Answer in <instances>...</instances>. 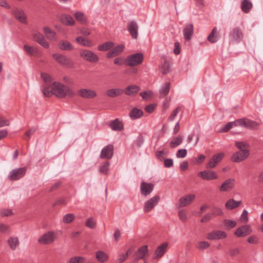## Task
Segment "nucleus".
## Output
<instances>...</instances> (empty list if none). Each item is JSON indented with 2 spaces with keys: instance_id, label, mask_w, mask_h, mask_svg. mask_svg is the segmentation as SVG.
I'll use <instances>...</instances> for the list:
<instances>
[{
  "instance_id": "nucleus-1",
  "label": "nucleus",
  "mask_w": 263,
  "mask_h": 263,
  "mask_svg": "<svg viewBox=\"0 0 263 263\" xmlns=\"http://www.w3.org/2000/svg\"><path fill=\"white\" fill-rule=\"evenodd\" d=\"M44 95L50 97L54 95L57 97L63 98L66 96L72 97L75 95L74 92L70 88L61 83L53 82L51 86H46L42 89Z\"/></svg>"
},
{
  "instance_id": "nucleus-2",
  "label": "nucleus",
  "mask_w": 263,
  "mask_h": 263,
  "mask_svg": "<svg viewBox=\"0 0 263 263\" xmlns=\"http://www.w3.org/2000/svg\"><path fill=\"white\" fill-rule=\"evenodd\" d=\"M143 55L141 53H137L128 55L125 61L126 65L135 66L142 63Z\"/></svg>"
},
{
  "instance_id": "nucleus-3",
  "label": "nucleus",
  "mask_w": 263,
  "mask_h": 263,
  "mask_svg": "<svg viewBox=\"0 0 263 263\" xmlns=\"http://www.w3.org/2000/svg\"><path fill=\"white\" fill-rule=\"evenodd\" d=\"M57 238L56 233L53 231H48L42 235L38 239L41 244L49 245L53 243Z\"/></svg>"
},
{
  "instance_id": "nucleus-4",
  "label": "nucleus",
  "mask_w": 263,
  "mask_h": 263,
  "mask_svg": "<svg viewBox=\"0 0 263 263\" xmlns=\"http://www.w3.org/2000/svg\"><path fill=\"white\" fill-rule=\"evenodd\" d=\"M80 55L85 60L90 63H96L99 60L98 56L96 53L87 49L81 50Z\"/></svg>"
},
{
  "instance_id": "nucleus-5",
  "label": "nucleus",
  "mask_w": 263,
  "mask_h": 263,
  "mask_svg": "<svg viewBox=\"0 0 263 263\" xmlns=\"http://www.w3.org/2000/svg\"><path fill=\"white\" fill-rule=\"evenodd\" d=\"M26 171V167L13 169L9 173L8 178L10 180H18L25 175Z\"/></svg>"
},
{
  "instance_id": "nucleus-6",
  "label": "nucleus",
  "mask_w": 263,
  "mask_h": 263,
  "mask_svg": "<svg viewBox=\"0 0 263 263\" xmlns=\"http://www.w3.org/2000/svg\"><path fill=\"white\" fill-rule=\"evenodd\" d=\"M249 155V150L239 151L233 154L231 157V160L237 163L240 162L247 159Z\"/></svg>"
},
{
  "instance_id": "nucleus-7",
  "label": "nucleus",
  "mask_w": 263,
  "mask_h": 263,
  "mask_svg": "<svg viewBox=\"0 0 263 263\" xmlns=\"http://www.w3.org/2000/svg\"><path fill=\"white\" fill-rule=\"evenodd\" d=\"M160 199V196L156 195L146 201L143 208L144 212H148L151 211L157 204Z\"/></svg>"
},
{
  "instance_id": "nucleus-8",
  "label": "nucleus",
  "mask_w": 263,
  "mask_h": 263,
  "mask_svg": "<svg viewBox=\"0 0 263 263\" xmlns=\"http://www.w3.org/2000/svg\"><path fill=\"white\" fill-rule=\"evenodd\" d=\"M12 13L15 18L21 23L25 24L27 23V16L22 9L15 8L12 10Z\"/></svg>"
},
{
  "instance_id": "nucleus-9",
  "label": "nucleus",
  "mask_w": 263,
  "mask_h": 263,
  "mask_svg": "<svg viewBox=\"0 0 263 263\" xmlns=\"http://www.w3.org/2000/svg\"><path fill=\"white\" fill-rule=\"evenodd\" d=\"M227 233L221 230H214L207 234L206 238L209 240L223 239L227 237Z\"/></svg>"
},
{
  "instance_id": "nucleus-10",
  "label": "nucleus",
  "mask_w": 263,
  "mask_h": 263,
  "mask_svg": "<svg viewBox=\"0 0 263 263\" xmlns=\"http://www.w3.org/2000/svg\"><path fill=\"white\" fill-rule=\"evenodd\" d=\"M198 176L206 180H215L218 178L217 173L211 170L201 171L198 173Z\"/></svg>"
},
{
  "instance_id": "nucleus-11",
  "label": "nucleus",
  "mask_w": 263,
  "mask_h": 263,
  "mask_svg": "<svg viewBox=\"0 0 263 263\" xmlns=\"http://www.w3.org/2000/svg\"><path fill=\"white\" fill-rule=\"evenodd\" d=\"M139 26L135 21H130L127 25V30L133 39H137L138 36Z\"/></svg>"
},
{
  "instance_id": "nucleus-12",
  "label": "nucleus",
  "mask_w": 263,
  "mask_h": 263,
  "mask_svg": "<svg viewBox=\"0 0 263 263\" xmlns=\"http://www.w3.org/2000/svg\"><path fill=\"white\" fill-rule=\"evenodd\" d=\"M114 155V146L109 144L101 151L100 157L102 159H110Z\"/></svg>"
},
{
  "instance_id": "nucleus-13",
  "label": "nucleus",
  "mask_w": 263,
  "mask_h": 263,
  "mask_svg": "<svg viewBox=\"0 0 263 263\" xmlns=\"http://www.w3.org/2000/svg\"><path fill=\"white\" fill-rule=\"evenodd\" d=\"M224 154L222 153L214 155L206 164V167L208 168H213L220 162L223 158Z\"/></svg>"
},
{
  "instance_id": "nucleus-14",
  "label": "nucleus",
  "mask_w": 263,
  "mask_h": 263,
  "mask_svg": "<svg viewBox=\"0 0 263 263\" xmlns=\"http://www.w3.org/2000/svg\"><path fill=\"white\" fill-rule=\"evenodd\" d=\"M252 232V230L250 226L243 225L237 228L234 232V234L238 237H242L249 235Z\"/></svg>"
},
{
  "instance_id": "nucleus-15",
  "label": "nucleus",
  "mask_w": 263,
  "mask_h": 263,
  "mask_svg": "<svg viewBox=\"0 0 263 263\" xmlns=\"http://www.w3.org/2000/svg\"><path fill=\"white\" fill-rule=\"evenodd\" d=\"M154 185L151 183H146L143 182L141 183L140 192L143 196H147L153 191Z\"/></svg>"
},
{
  "instance_id": "nucleus-16",
  "label": "nucleus",
  "mask_w": 263,
  "mask_h": 263,
  "mask_svg": "<svg viewBox=\"0 0 263 263\" xmlns=\"http://www.w3.org/2000/svg\"><path fill=\"white\" fill-rule=\"evenodd\" d=\"M195 198L194 194H189L183 196L179 199V203L180 207H184L191 204Z\"/></svg>"
},
{
  "instance_id": "nucleus-17",
  "label": "nucleus",
  "mask_w": 263,
  "mask_h": 263,
  "mask_svg": "<svg viewBox=\"0 0 263 263\" xmlns=\"http://www.w3.org/2000/svg\"><path fill=\"white\" fill-rule=\"evenodd\" d=\"M78 95L85 99H91L97 96V93L94 90L87 89H81L79 91Z\"/></svg>"
},
{
  "instance_id": "nucleus-18",
  "label": "nucleus",
  "mask_w": 263,
  "mask_h": 263,
  "mask_svg": "<svg viewBox=\"0 0 263 263\" xmlns=\"http://www.w3.org/2000/svg\"><path fill=\"white\" fill-rule=\"evenodd\" d=\"M235 182V180L233 178L227 179L220 186V191L221 192H227L231 190L233 187Z\"/></svg>"
},
{
  "instance_id": "nucleus-19",
  "label": "nucleus",
  "mask_w": 263,
  "mask_h": 263,
  "mask_svg": "<svg viewBox=\"0 0 263 263\" xmlns=\"http://www.w3.org/2000/svg\"><path fill=\"white\" fill-rule=\"evenodd\" d=\"M230 37L231 40L239 42L243 38V33L240 28L236 27L230 33Z\"/></svg>"
},
{
  "instance_id": "nucleus-20",
  "label": "nucleus",
  "mask_w": 263,
  "mask_h": 263,
  "mask_svg": "<svg viewBox=\"0 0 263 263\" xmlns=\"http://www.w3.org/2000/svg\"><path fill=\"white\" fill-rule=\"evenodd\" d=\"M194 32V27L191 24H187L183 29V33L184 39L190 41Z\"/></svg>"
},
{
  "instance_id": "nucleus-21",
  "label": "nucleus",
  "mask_w": 263,
  "mask_h": 263,
  "mask_svg": "<svg viewBox=\"0 0 263 263\" xmlns=\"http://www.w3.org/2000/svg\"><path fill=\"white\" fill-rule=\"evenodd\" d=\"M124 46L123 45H119L114 47L112 50L107 53L106 57L107 58H111L119 55L124 50Z\"/></svg>"
},
{
  "instance_id": "nucleus-22",
  "label": "nucleus",
  "mask_w": 263,
  "mask_h": 263,
  "mask_svg": "<svg viewBox=\"0 0 263 263\" xmlns=\"http://www.w3.org/2000/svg\"><path fill=\"white\" fill-rule=\"evenodd\" d=\"M52 57L54 59L62 65H67L69 64L70 60L66 56L59 54V53H53Z\"/></svg>"
},
{
  "instance_id": "nucleus-23",
  "label": "nucleus",
  "mask_w": 263,
  "mask_h": 263,
  "mask_svg": "<svg viewBox=\"0 0 263 263\" xmlns=\"http://www.w3.org/2000/svg\"><path fill=\"white\" fill-rule=\"evenodd\" d=\"M167 246L168 243L165 242L158 247L155 251V256L154 258H156L161 257L166 252Z\"/></svg>"
},
{
  "instance_id": "nucleus-24",
  "label": "nucleus",
  "mask_w": 263,
  "mask_h": 263,
  "mask_svg": "<svg viewBox=\"0 0 263 263\" xmlns=\"http://www.w3.org/2000/svg\"><path fill=\"white\" fill-rule=\"evenodd\" d=\"M148 253L147 246L145 245L138 249L136 252L135 259H144L145 256Z\"/></svg>"
},
{
  "instance_id": "nucleus-25",
  "label": "nucleus",
  "mask_w": 263,
  "mask_h": 263,
  "mask_svg": "<svg viewBox=\"0 0 263 263\" xmlns=\"http://www.w3.org/2000/svg\"><path fill=\"white\" fill-rule=\"evenodd\" d=\"M140 90V88L136 85H129L126 87L124 92L127 96H134Z\"/></svg>"
},
{
  "instance_id": "nucleus-26",
  "label": "nucleus",
  "mask_w": 263,
  "mask_h": 263,
  "mask_svg": "<svg viewBox=\"0 0 263 263\" xmlns=\"http://www.w3.org/2000/svg\"><path fill=\"white\" fill-rule=\"evenodd\" d=\"M61 23L66 26H72L74 24V20L69 15L63 14L60 17Z\"/></svg>"
},
{
  "instance_id": "nucleus-27",
  "label": "nucleus",
  "mask_w": 263,
  "mask_h": 263,
  "mask_svg": "<svg viewBox=\"0 0 263 263\" xmlns=\"http://www.w3.org/2000/svg\"><path fill=\"white\" fill-rule=\"evenodd\" d=\"M241 203V201H236L233 199L228 200L225 204V206L228 210H233L238 208Z\"/></svg>"
},
{
  "instance_id": "nucleus-28",
  "label": "nucleus",
  "mask_w": 263,
  "mask_h": 263,
  "mask_svg": "<svg viewBox=\"0 0 263 263\" xmlns=\"http://www.w3.org/2000/svg\"><path fill=\"white\" fill-rule=\"evenodd\" d=\"M109 126L114 130L121 131L123 129V125L118 119L112 121L109 124Z\"/></svg>"
},
{
  "instance_id": "nucleus-29",
  "label": "nucleus",
  "mask_w": 263,
  "mask_h": 263,
  "mask_svg": "<svg viewBox=\"0 0 263 263\" xmlns=\"http://www.w3.org/2000/svg\"><path fill=\"white\" fill-rule=\"evenodd\" d=\"M124 93V90L120 88H113L109 89L107 91V95L111 98H115L121 96Z\"/></svg>"
},
{
  "instance_id": "nucleus-30",
  "label": "nucleus",
  "mask_w": 263,
  "mask_h": 263,
  "mask_svg": "<svg viewBox=\"0 0 263 263\" xmlns=\"http://www.w3.org/2000/svg\"><path fill=\"white\" fill-rule=\"evenodd\" d=\"M96 258L100 262H105L109 259L108 255L102 251H98L96 253Z\"/></svg>"
},
{
  "instance_id": "nucleus-31",
  "label": "nucleus",
  "mask_w": 263,
  "mask_h": 263,
  "mask_svg": "<svg viewBox=\"0 0 263 263\" xmlns=\"http://www.w3.org/2000/svg\"><path fill=\"white\" fill-rule=\"evenodd\" d=\"M253 7L252 3L249 0H243L241 3V9L242 11L246 13H249Z\"/></svg>"
},
{
  "instance_id": "nucleus-32",
  "label": "nucleus",
  "mask_w": 263,
  "mask_h": 263,
  "mask_svg": "<svg viewBox=\"0 0 263 263\" xmlns=\"http://www.w3.org/2000/svg\"><path fill=\"white\" fill-rule=\"evenodd\" d=\"M143 115V111L137 108H134L129 113V116L132 119L139 118L142 117Z\"/></svg>"
},
{
  "instance_id": "nucleus-33",
  "label": "nucleus",
  "mask_w": 263,
  "mask_h": 263,
  "mask_svg": "<svg viewBox=\"0 0 263 263\" xmlns=\"http://www.w3.org/2000/svg\"><path fill=\"white\" fill-rule=\"evenodd\" d=\"M259 124L254 121L251 120L249 119L246 118L245 119V127L251 129H256Z\"/></svg>"
},
{
  "instance_id": "nucleus-34",
  "label": "nucleus",
  "mask_w": 263,
  "mask_h": 263,
  "mask_svg": "<svg viewBox=\"0 0 263 263\" xmlns=\"http://www.w3.org/2000/svg\"><path fill=\"white\" fill-rule=\"evenodd\" d=\"M170 90V83L166 82L160 89V97L164 98L169 93Z\"/></svg>"
},
{
  "instance_id": "nucleus-35",
  "label": "nucleus",
  "mask_w": 263,
  "mask_h": 263,
  "mask_svg": "<svg viewBox=\"0 0 263 263\" xmlns=\"http://www.w3.org/2000/svg\"><path fill=\"white\" fill-rule=\"evenodd\" d=\"M76 41L78 43L83 46L90 47L92 46L91 42L90 40L85 39L82 36L76 37Z\"/></svg>"
},
{
  "instance_id": "nucleus-36",
  "label": "nucleus",
  "mask_w": 263,
  "mask_h": 263,
  "mask_svg": "<svg viewBox=\"0 0 263 263\" xmlns=\"http://www.w3.org/2000/svg\"><path fill=\"white\" fill-rule=\"evenodd\" d=\"M217 32V28L216 27H215L213 29L211 33L208 36V40L210 42H211L212 43H214L218 41V40H219V37L215 34Z\"/></svg>"
},
{
  "instance_id": "nucleus-37",
  "label": "nucleus",
  "mask_w": 263,
  "mask_h": 263,
  "mask_svg": "<svg viewBox=\"0 0 263 263\" xmlns=\"http://www.w3.org/2000/svg\"><path fill=\"white\" fill-rule=\"evenodd\" d=\"M8 243L10 248L13 250H15L20 243L18 238L16 237H11L8 240Z\"/></svg>"
},
{
  "instance_id": "nucleus-38",
  "label": "nucleus",
  "mask_w": 263,
  "mask_h": 263,
  "mask_svg": "<svg viewBox=\"0 0 263 263\" xmlns=\"http://www.w3.org/2000/svg\"><path fill=\"white\" fill-rule=\"evenodd\" d=\"M114 45L112 42H107L98 46L99 51H107L111 49Z\"/></svg>"
},
{
  "instance_id": "nucleus-39",
  "label": "nucleus",
  "mask_w": 263,
  "mask_h": 263,
  "mask_svg": "<svg viewBox=\"0 0 263 263\" xmlns=\"http://www.w3.org/2000/svg\"><path fill=\"white\" fill-rule=\"evenodd\" d=\"M43 30L44 34L48 39L50 40H53L54 39L55 36V33L50 28L48 27H45L43 28Z\"/></svg>"
},
{
  "instance_id": "nucleus-40",
  "label": "nucleus",
  "mask_w": 263,
  "mask_h": 263,
  "mask_svg": "<svg viewBox=\"0 0 263 263\" xmlns=\"http://www.w3.org/2000/svg\"><path fill=\"white\" fill-rule=\"evenodd\" d=\"M60 48L62 50H71L73 49V46L69 42L62 40L60 42Z\"/></svg>"
},
{
  "instance_id": "nucleus-41",
  "label": "nucleus",
  "mask_w": 263,
  "mask_h": 263,
  "mask_svg": "<svg viewBox=\"0 0 263 263\" xmlns=\"http://www.w3.org/2000/svg\"><path fill=\"white\" fill-rule=\"evenodd\" d=\"M182 142V137L181 136H178L177 137L173 139L170 143V145L171 148H174L178 145H180Z\"/></svg>"
},
{
  "instance_id": "nucleus-42",
  "label": "nucleus",
  "mask_w": 263,
  "mask_h": 263,
  "mask_svg": "<svg viewBox=\"0 0 263 263\" xmlns=\"http://www.w3.org/2000/svg\"><path fill=\"white\" fill-rule=\"evenodd\" d=\"M74 15L76 20L81 24H85L86 23L87 19L83 13L77 12L74 13Z\"/></svg>"
},
{
  "instance_id": "nucleus-43",
  "label": "nucleus",
  "mask_w": 263,
  "mask_h": 263,
  "mask_svg": "<svg viewBox=\"0 0 263 263\" xmlns=\"http://www.w3.org/2000/svg\"><path fill=\"white\" fill-rule=\"evenodd\" d=\"M223 224L227 229H231L236 227L237 223L235 221L230 219H225Z\"/></svg>"
},
{
  "instance_id": "nucleus-44",
  "label": "nucleus",
  "mask_w": 263,
  "mask_h": 263,
  "mask_svg": "<svg viewBox=\"0 0 263 263\" xmlns=\"http://www.w3.org/2000/svg\"><path fill=\"white\" fill-rule=\"evenodd\" d=\"M235 145L239 151L249 150V146L246 142L236 141Z\"/></svg>"
},
{
  "instance_id": "nucleus-45",
  "label": "nucleus",
  "mask_w": 263,
  "mask_h": 263,
  "mask_svg": "<svg viewBox=\"0 0 263 263\" xmlns=\"http://www.w3.org/2000/svg\"><path fill=\"white\" fill-rule=\"evenodd\" d=\"M85 258L82 256H76L70 258L67 263H83Z\"/></svg>"
},
{
  "instance_id": "nucleus-46",
  "label": "nucleus",
  "mask_w": 263,
  "mask_h": 263,
  "mask_svg": "<svg viewBox=\"0 0 263 263\" xmlns=\"http://www.w3.org/2000/svg\"><path fill=\"white\" fill-rule=\"evenodd\" d=\"M74 215L71 213H68L64 216L63 222L64 223H69L71 222L74 219Z\"/></svg>"
},
{
  "instance_id": "nucleus-47",
  "label": "nucleus",
  "mask_w": 263,
  "mask_h": 263,
  "mask_svg": "<svg viewBox=\"0 0 263 263\" xmlns=\"http://www.w3.org/2000/svg\"><path fill=\"white\" fill-rule=\"evenodd\" d=\"M234 126V124L233 122H229L227 123L224 126L220 128L219 130L220 133H226L228 132L231 128Z\"/></svg>"
},
{
  "instance_id": "nucleus-48",
  "label": "nucleus",
  "mask_w": 263,
  "mask_h": 263,
  "mask_svg": "<svg viewBox=\"0 0 263 263\" xmlns=\"http://www.w3.org/2000/svg\"><path fill=\"white\" fill-rule=\"evenodd\" d=\"M160 70L163 74H166L170 72V66L166 61H164V64L160 67Z\"/></svg>"
},
{
  "instance_id": "nucleus-49",
  "label": "nucleus",
  "mask_w": 263,
  "mask_h": 263,
  "mask_svg": "<svg viewBox=\"0 0 263 263\" xmlns=\"http://www.w3.org/2000/svg\"><path fill=\"white\" fill-rule=\"evenodd\" d=\"M85 225L89 228L93 229L96 227V222L92 217H90L86 220Z\"/></svg>"
},
{
  "instance_id": "nucleus-50",
  "label": "nucleus",
  "mask_w": 263,
  "mask_h": 263,
  "mask_svg": "<svg viewBox=\"0 0 263 263\" xmlns=\"http://www.w3.org/2000/svg\"><path fill=\"white\" fill-rule=\"evenodd\" d=\"M245 118L235 120L233 121L234 126H241L245 127Z\"/></svg>"
},
{
  "instance_id": "nucleus-51",
  "label": "nucleus",
  "mask_w": 263,
  "mask_h": 263,
  "mask_svg": "<svg viewBox=\"0 0 263 263\" xmlns=\"http://www.w3.org/2000/svg\"><path fill=\"white\" fill-rule=\"evenodd\" d=\"M24 49L30 55H32L34 53L37 52L36 49L33 46H28L27 45H24Z\"/></svg>"
},
{
  "instance_id": "nucleus-52",
  "label": "nucleus",
  "mask_w": 263,
  "mask_h": 263,
  "mask_svg": "<svg viewBox=\"0 0 263 263\" xmlns=\"http://www.w3.org/2000/svg\"><path fill=\"white\" fill-rule=\"evenodd\" d=\"M180 109L181 108L180 107H177L176 109L173 110L170 116L168 117V120L170 121H173L178 113L180 111Z\"/></svg>"
},
{
  "instance_id": "nucleus-53",
  "label": "nucleus",
  "mask_w": 263,
  "mask_h": 263,
  "mask_svg": "<svg viewBox=\"0 0 263 263\" xmlns=\"http://www.w3.org/2000/svg\"><path fill=\"white\" fill-rule=\"evenodd\" d=\"M240 253V250L238 248H231L229 249V254L231 257L238 256Z\"/></svg>"
},
{
  "instance_id": "nucleus-54",
  "label": "nucleus",
  "mask_w": 263,
  "mask_h": 263,
  "mask_svg": "<svg viewBox=\"0 0 263 263\" xmlns=\"http://www.w3.org/2000/svg\"><path fill=\"white\" fill-rule=\"evenodd\" d=\"M109 166V163L107 162L105 164H104L102 166H101L99 168V172L103 174H106Z\"/></svg>"
},
{
  "instance_id": "nucleus-55",
  "label": "nucleus",
  "mask_w": 263,
  "mask_h": 263,
  "mask_svg": "<svg viewBox=\"0 0 263 263\" xmlns=\"http://www.w3.org/2000/svg\"><path fill=\"white\" fill-rule=\"evenodd\" d=\"M153 92L150 90L145 91L140 93V95L144 100H147L150 98Z\"/></svg>"
},
{
  "instance_id": "nucleus-56",
  "label": "nucleus",
  "mask_w": 263,
  "mask_h": 263,
  "mask_svg": "<svg viewBox=\"0 0 263 263\" xmlns=\"http://www.w3.org/2000/svg\"><path fill=\"white\" fill-rule=\"evenodd\" d=\"M248 212L246 210H244L242 211V213L240 217V220L241 222L246 223V222H248Z\"/></svg>"
},
{
  "instance_id": "nucleus-57",
  "label": "nucleus",
  "mask_w": 263,
  "mask_h": 263,
  "mask_svg": "<svg viewBox=\"0 0 263 263\" xmlns=\"http://www.w3.org/2000/svg\"><path fill=\"white\" fill-rule=\"evenodd\" d=\"M13 214L12 211L10 209H3L0 211V216L2 217L8 216Z\"/></svg>"
},
{
  "instance_id": "nucleus-58",
  "label": "nucleus",
  "mask_w": 263,
  "mask_h": 263,
  "mask_svg": "<svg viewBox=\"0 0 263 263\" xmlns=\"http://www.w3.org/2000/svg\"><path fill=\"white\" fill-rule=\"evenodd\" d=\"M210 246V245L208 241H200L198 242L197 247L200 250H202L208 248Z\"/></svg>"
},
{
  "instance_id": "nucleus-59",
  "label": "nucleus",
  "mask_w": 263,
  "mask_h": 263,
  "mask_svg": "<svg viewBox=\"0 0 263 263\" xmlns=\"http://www.w3.org/2000/svg\"><path fill=\"white\" fill-rule=\"evenodd\" d=\"M187 155V151L186 149H181L178 151L176 154L177 158H184Z\"/></svg>"
},
{
  "instance_id": "nucleus-60",
  "label": "nucleus",
  "mask_w": 263,
  "mask_h": 263,
  "mask_svg": "<svg viewBox=\"0 0 263 263\" xmlns=\"http://www.w3.org/2000/svg\"><path fill=\"white\" fill-rule=\"evenodd\" d=\"M33 39L34 41L37 42V43L39 42L40 41H41L42 38L44 37V36L40 33L39 32L35 31L33 33Z\"/></svg>"
},
{
  "instance_id": "nucleus-61",
  "label": "nucleus",
  "mask_w": 263,
  "mask_h": 263,
  "mask_svg": "<svg viewBox=\"0 0 263 263\" xmlns=\"http://www.w3.org/2000/svg\"><path fill=\"white\" fill-rule=\"evenodd\" d=\"M178 216L181 220L184 222L187 219V216L184 210H181L178 212Z\"/></svg>"
},
{
  "instance_id": "nucleus-62",
  "label": "nucleus",
  "mask_w": 263,
  "mask_h": 263,
  "mask_svg": "<svg viewBox=\"0 0 263 263\" xmlns=\"http://www.w3.org/2000/svg\"><path fill=\"white\" fill-rule=\"evenodd\" d=\"M10 122L8 120L0 115V127L5 126H8Z\"/></svg>"
},
{
  "instance_id": "nucleus-63",
  "label": "nucleus",
  "mask_w": 263,
  "mask_h": 263,
  "mask_svg": "<svg viewBox=\"0 0 263 263\" xmlns=\"http://www.w3.org/2000/svg\"><path fill=\"white\" fill-rule=\"evenodd\" d=\"M41 78L45 82H50L51 81V77L46 73H42Z\"/></svg>"
},
{
  "instance_id": "nucleus-64",
  "label": "nucleus",
  "mask_w": 263,
  "mask_h": 263,
  "mask_svg": "<svg viewBox=\"0 0 263 263\" xmlns=\"http://www.w3.org/2000/svg\"><path fill=\"white\" fill-rule=\"evenodd\" d=\"M258 238L256 236H251L248 238L247 241L249 243L255 244L257 242Z\"/></svg>"
}]
</instances>
